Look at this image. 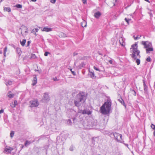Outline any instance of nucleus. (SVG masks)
<instances>
[{
    "mask_svg": "<svg viewBox=\"0 0 155 155\" xmlns=\"http://www.w3.org/2000/svg\"><path fill=\"white\" fill-rule=\"evenodd\" d=\"M26 41L25 39H23L22 41H20V42L21 45L22 46H24L25 45Z\"/></svg>",
    "mask_w": 155,
    "mask_h": 155,
    "instance_id": "obj_27",
    "label": "nucleus"
},
{
    "mask_svg": "<svg viewBox=\"0 0 155 155\" xmlns=\"http://www.w3.org/2000/svg\"><path fill=\"white\" fill-rule=\"evenodd\" d=\"M78 53H76V52H74L73 53V55L74 56L76 55H77L78 54Z\"/></svg>",
    "mask_w": 155,
    "mask_h": 155,
    "instance_id": "obj_50",
    "label": "nucleus"
},
{
    "mask_svg": "<svg viewBox=\"0 0 155 155\" xmlns=\"http://www.w3.org/2000/svg\"><path fill=\"white\" fill-rule=\"evenodd\" d=\"M53 80L54 81H58V80L57 79V78L56 77H55V78H53Z\"/></svg>",
    "mask_w": 155,
    "mask_h": 155,
    "instance_id": "obj_52",
    "label": "nucleus"
},
{
    "mask_svg": "<svg viewBox=\"0 0 155 155\" xmlns=\"http://www.w3.org/2000/svg\"><path fill=\"white\" fill-rule=\"evenodd\" d=\"M4 112V110L3 109H2L0 110V114L3 113Z\"/></svg>",
    "mask_w": 155,
    "mask_h": 155,
    "instance_id": "obj_54",
    "label": "nucleus"
},
{
    "mask_svg": "<svg viewBox=\"0 0 155 155\" xmlns=\"http://www.w3.org/2000/svg\"><path fill=\"white\" fill-rule=\"evenodd\" d=\"M80 66L82 67H84L85 66V64L84 63H82L81 64Z\"/></svg>",
    "mask_w": 155,
    "mask_h": 155,
    "instance_id": "obj_42",
    "label": "nucleus"
},
{
    "mask_svg": "<svg viewBox=\"0 0 155 155\" xmlns=\"http://www.w3.org/2000/svg\"><path fill=\"white\" fill-rule=\"evenodd\" d=\"M118 101L121 103L122 105H123L125 107H126V105L125 104L124 101L123 99L121 98L120 99H118Z\"/></svg>",
    "mask_w": 155,
    "mask_h": 155,
    "instance_id": "obj_18",
    "label": "nucleus"
},
{
    "mask_svg": "<svg viewBox=\"0 0 155 155\" xmlns=\"http://www.w3.org/2000/svg\"><path fill=\"white\" fill-rule=\"evenodd\" d=\"M4 10L5 11L10 12H11V9L9 8L5 7L4 8Z\"/></svg>",
    "mask_w": 155,
    "mask_h": 155,
    "instance_id": "obj_24",
    "label": "nucleus"
},
{
    "mask_svg": "<svg viewBox=\"0 0 155 155\" xmlns=\"http://www.w3.org/2000/svg\"><path fill=\"white\" fill-rule=\"evenodd\" d=\"M20 29L21 30V33L22 35V32L23 31H24L25 33H28V29L24 25L22 26L21 28H20Z\"/></svg>",
    "mask_w": 155,
    "mask_h": 155,
    "instance_id": "obj_9",
    "label": "nucleus"
},
{
    "mask_svg": "<svg viewBox=\"0 0 155 155\" xmlns=\"http://www.w3.org/2000/svg\"><path fill=\"white\" fill-rule=\"evenodd\" d=\"M69 150L71 151H72L73 150V148L72 147H71L69 148Z\"/></svg>",
    "mask_w": 155,
    "mask_h": 155,
    "instance_id": "obj_47",
    "label": "nucleus"
},
{
    "mask_svg": "<svg viewBox=\"0 0 155 155\" xmlns=\"http://www.w3.org/2000/svg\"><path fill=\"white\" fill-rule=\"evenodd\" d=\"M13 149H11L10 147H8L5 148V151L7 152L11 153Z\"/></svg>",
    "mask_w": 155,
    "mask_h": 155,
    "instance_id": "obj_15",
    "label": "nucleus"
},
{
    "mask_svg": "<svg viewBox=\"0 0 155 155\" xmlns=\"http://www.w3.org/2000/svg\"><path fill=\"white\" fill-rule=\"evenodd\" d=\"M7 47H5V48L4 49V56H6V53L7 51Z\"/></svg>",
    "mask_w": 155,
    "mask_h": 155,
    "instance_id": "obj_33",
    "label": "nucleus"
},
{
    "mask_svg": "<svg viewBox=\"0 0 155 155\" xmlns=\"http://www.w3.org/2000/svg\"><path fill=\"white\" fill-rule=\"evenodd\" d=\"M111 101L110 97L107 96V116L112 112L113 108L111 107Z\"/></svg>",
    "mask_w": 155,
    "mask_h": 155,
    "instance_id": "obj_3",
    "label": "nucleus"
},
{
    "mask_svg": "<svg viewBox=\"0 0 155 155\" xmlns=\"http://www.w3.org/2000/svg\"><path fill=\"white\" fill-rule=\"evenodd\" d=\"M137 47V44L136 43H135L134 44L132 45L131 48H130V49H132V54H130V55L133 59L134 60H136V63L137 65H139L140 63V60L139 59H137V57L136 54L137 55L139 58L140 57V51L138 50Z\"/></svg>",
    "mask_w": 155,
    "mask_h": 155,
    "instance_id": "obj_1",
    "label": "nucleus"
},
{
    "mask_svg": "<svg viewBox=\"0 0 155 155\" xmlns=\"http://www.w3.org/2000/svg\"><path fill=\"white\" fill-rule=\"evenodd\" d=\"M14 131H11V133H10V137L11 138H12L14 136Z\"/></svg>",
    "mask_w": 155,
    "mask_h": 155,
    "instance_id": "obj_32",
    "label": "nucleus"
},
{
    "mask_svg": "<svg viewBox=\"0 0 155 155\" xmlns=\"http://www.w3.org/2000/svg\"><path fill=\"white\" fill-rule=\"evenodd\" d=\"M39 103L37 100H34L30 101V107H31L38 106Z\"/></svg>",
    "mask_w": 155,
    "mask_h": 155,
    "instance_id": "obj_5",
    "label": "nucleus"
},
{
    "mask_svg": "<svg viewBox=\"0 0 155 155\" xmlns=\"http://www.w3.org/2000/svg\"><path fill=\"white\" fill-rule=\"evenodd\" d=\"M101 15V13L99 12H97L94 14V16L96 18H98Z\"/></svg>",
    "mask_w": 155,
    "mask_h": 155,
    "instance_id": "obj_14",
    "label": "nucleus"
},
{
    "mask_svg": "<svg viewBox=\"0 0 155 155\" xmlns=\"http://www.w3.org/2000/svg\"><path fill=\"white\" fill-rule=\"evenodd\" d=\"M32 1L35 2L36 1V0H31Z\"/></svg>",
    "mask_w": 155,
    "mask_h": 155,
    "instance_id": "obj_61",
    "label": "nucleus"
},
{
    "mask_svg": "<svg viewBox=\"0 0 155 155\" xmlns=\"http://www.w3.org/2000/svg\"><path fill=\"white\" fill-rule=\"evenodd\" d=\"M37 79L36 77H34L32 83V85L33 86L35 85L37 83Z\"/></svg>",
    "mask_w": 155,
    "mask_h": 155,
    "instance_id": "obj_22",
    "label": "nucleus"
},
{
    "mask_svg": "<svg viewBox=\"0 0 155 155\" xmlns=\"http://www.w3.org/2000/svg\"><path fill=\"white\" fill-rule=\"evenodd\" d=\"M108 61V62L110 64H112L113 66L115 65V61L114 60L112 59H111L109 60Z\"/></svg>",
    "mask_w": 155,
    "mask_h": 155,
    "instance_id": "obj_21",
    "label": "nucleus"
},
{
    "mask_svg": "<svg viewBox=\"0 0 155 155\" xmlns=\"http://www.w3.org/2000/svg\"><path fill=\"white\" fill-rule=\"evenodd\" d=\"M67 124L69 125H71L72 124L71 121L70 119H68L67 120Z\"/></svg>",
    "mask_w": 155,
    "mask_h": 155,
    "instance_id": "obj_29",
    "label": "nucleus"
},
{
    "mask_svg": "<svg viewBox=\"0 0 155 155\" xmlns=\"http://www.w3.org/2000/svg\"><path fill=\"white\" fill-rule=\"evenodd\" d=\"M138 38H138V36H137L136 37H134V39L135 40H137V39H138Z\"/></svg>",
    "mask_w": 155,
    "mask_h": 155,
    "instance_id": "obj_57",
    "label": "nucleus"
},
{
    "mask_svg": "<svg viewBox=\"0 0 155 155\" xmlns=\"http://www.w3.org/2000/svg\"><path fill=\"white\" fill-rule=\"evenodd\" d=\"M16 51L17 53L18 54H19V56H20L21 54V49L18 47L17 48H16Z\"/></svg>",
    "mask_w": 155,
    "mask_h": 155,
    "instance_id": "obj_19",
    "label": "nucleus"
},
{
    "mask_svg": "<svg viewBox=\"0 0 155 155\" xmlns=\"http://www.w3.org/2000/svg\"><path fill=\"white\" fill-rule=\"evenodd\" d=\"M13 103H14V104H15V106L17 104V101L15 100L14 101V102Z\"/></svg>",
    "mask_w": 155,
    "mask_h": 155,
    "instance_id": "obj_49",
    "label": "nucleus"
},
{
    "mask_svg": "<svg viewBox=\"0 0 155 155\" xmlns=\"http://www.w3.org/2000/svg\"><path fill=\"white\" fill-rule=\"evenodd\" d=\"M130 91L132 94L134 96H135L136 95V92L134 89L130 88Z\"/></svg>",
    "mask_w": 155,
    "mask_h": 155,
    "instance_id": "obj_23",
    "label": "nucleus"
},
{
    "mask_svg": "<svg viewBox=\"0 0 155 155\" xmlns=\"http://www.w3.org/2000/svg\"><path fill=\"white\" fill-rule=\"evenodd\" d=\"M124 144L129 149V147H128V144L124 143Z\"/></svg>",
    "mask_w": 155,
    "mask_h": 155,
    "instance_id": "obj_56",
    "label": "nucleus"
},
{
    "mask_svg": "<svg viewBox=\"0 0 155 155\" xmlns=\"http://www.w3.org/2000/svg\"><path fill=\"white\" fill-rule=\"evenodd\" d=\"M118 16V15L117 16L116 15H114V19H116L117 18V17Z\"/></svg>",
    "mask_w": 155,
    "mask_h": 155,
    "instance_id": "obj_48",
    "label": "nucleus"
},
{
    "mask_svg": "<svg viewBox=\"0 0 155 155\" xmlns=\"http://www.w3.org/2000/svg\"><path fill=\"white\" fill-rule=\"evenodd\" d=\"M49 54V53L48 52H46L45 53L44 55L45 56H47L48 54Z\"/></svg>",
    "mask_w": 155,
    "mask_h": 155,
    "instance_id": "obj_45",
    "label": "nucleus"
},
{
    "mask_svg": "<svg viewBox=\"0 0 155 155\" xmlns=\"http://www.w3.org/2000/svg\"><path fill=\"white\" fill-rule=\"evenodd\" d=\"M151 128L154 130H155V125L153 124H152L150 126Z\"/></svg>",
    "mask_w": 155,
    "mask_h": 155,
    "instance_id": "obj_35",
    "label": "nucleus"
},
{
    "mask_svg": "<svg viewBox=\"0 0 155 155\" xmlns=\"http://www.w3.org/2000/svg\"><path fill=\"white\" fill-rule=\"evenodd\" d=\"M51 2L53 3V4H54L56 2V0H50Z\"/></svg>",
    "mask_w": 155,
    "mask_h": 155,
    "instance_id": "obj_43",
    "label": "nucleus"
},
{
    "mask_svg": "<svg viewBox=\"0 0 155 155\" xmlns=\"http://www.w3.org/2000/svg\"><path fill=\"white\" fill-rule=\"evenodd\" d=\"M83 2V3L84 4L86 3V0H81Z\"/></svg>",
    "mask_w": 155,
    "mask_h": 155,
    "instance_id": "obj_51",
    "label": "nucleus"
},
{
    "mask_svg": "<svg viewBox=\"0 0 155 155\" xmlns=\"http://www.w3.org/2000/svg\"><path fill=\"white\" fill-rule=\"evenodd\" d=\"M120 43L121 45L123 46L125 45L124 43L123 42L122 43L120 42Z\"/></svg>",
    "mask_w": 155,
    "mask_h": 155,
    "instance_id": "obj_53",
    "label": "nucleus"
},
{
    "mask_svg": "<svg viewBox=\"0 0 155 155\" xmlns=\"http://www.w3.org/2000/svg\"><path fill=\"white\" fill-rule=\"evenodd\" d=\"M2 51H0V54H2Z\"/></svg>",
    "mask_w": 155,
    "mask_h": 155,
    "instance_id": "obj_63",
    "label": "nucleus"
},
{
    "mask_svg": "<svg viewBox=\"0 0 155 155\" xmlns=\"http://www.w3.org/2000/svg\"><path fill=\"white\" fill-rule=\"evenodd\" d=\"M41 30L42 31L48 32L52 31V29L47 27H44L43 29H41Z\"/></svg>",
    "mask_w": 155,
    "mask_h": 155,
    "instance_id": "obj_10",
    "label": "nucleus"
},
{
    "mask_svg": "<svg viewBox=\"0 0 155 155\" xmlns=\"http://www.w3.org/2000/svg\"><path fill=\"white\" fill-rule=\"evenodd\" d=\"M43 100L45 102L48 101L49 100V97L48 94L45 93L44 94Z\"/></svg>",
    "mask_w": 155,
    "mask_h": 155,
    "instance_id": "obj_8",
    "label": "nucleus"
},
{
    "mask_svg": "<svg viewBox=\"0 0 155 155\" xmlns=\"http://www.w3.org/2000/svg\"><path fill=\"white\" fill-rule=\"evenodd\" d=\"M36 58V56L35 54H32L31 56V58L32 59H35Z\"/></svg>",
    "mask_w": 155,
    "mask_h": 155,
    "instance_id": "obj_34",
    "label": "nucleus"
},
{
    "mask_svg": "<svg viewBox=\"0 0 155 155\" xmlns=\"http://www.w3.org/2000/svg\"><path fill=\"white\" fill-rule=\"evenodd\" d=\"M148 89V87L147 86H145L144 87V90L145 92H146L147 91Z\"/></svg>",
    "mask_w": 155,
    "mask_h": 155,
    "instance_id": "obj_36",
    "label": "nucleus"
},
{
    "mask_svg": "<svg viewBox=\"0 0 155 155\" xmlns=\"http://www.w3.org/2000/svg\"><path fill=\"white\" fill-rule=\"evenodd\" d=\"M38 30L39 29L38 28L33 29L31 31V33L34 34L35 36H37V35L36 33V32H38Z\"/></svg>",
    "mask_w": 155,
    "mask_h": 155,
    "instance_id": "obj_16",
    "label": "nucleus"
},
{
    "mask_svg": "<svg viewBox=\"0 0 155 155\" xmlns=\"http://www.w3.org/2000/svg\"><path fill=\"white\" fill-rule=\"evenodd\" d=\"M145 0L147 2H149V1L148 0Z\"/></svg>",
    "mask_w": 155,
    "mask_h": 155,
    "instance_id": "obj_62",
    "label": "nucleus"
},
{
    "mask_svg": "<svg viewBox=\"0 0 155 155\" xmlns=\"http://www.w3.org/2000/svg\"><path fill=\"white\" fill-rule=\"evenodd\" d=\"M86 97L84 93H79L77 95L74 101L75 105L79 107L83 104L85 102Z\"/></svg>",
    "mask_w": 155,
    "mask_h": 155,
    "instance_id": "obj_2",
    "label": "nucleus"
},
{
    "mask_svg": "<svg viewBox=\"0 0 155 155\" xmlns=\"http://www.w3.org/2000/svg\"><path fill=\"white\" fill-rule=\"evenodd\" d=\"M113 6L115 5V2H117V0H113Z\"/></svg>",
    "mask_w": 155,
    "mask_h": 155,
    "instance_id": "obj_46",
    "label": "nucleus"
},
{
    "mask_svg": "<svg viewBox=\"0 0 155 155\" xmlns=\"http://www.w3.org/2000/svg\"><path fill=\"white\" fill-rule=\"evenodd\" d=\"M148 13L149 14L150 16V17H151L153 16V15L152 14V13L150 12H149Z\"/></svg>",
    "mask_w": 155,
    "mask_h": 155,
    "instance_id": "obj_55",
    "label": "nucleus"
},
{
    "mask_svg": "<svg viewBox=\"0 0 155 155\" xmlns=\"http://www.w3.org/2000/svg\"><path fill=\"white\" fill-rule=\"evenodd\" d=\"M125 21L128 24H129V21L131 20L130 19H127L126 18H125Z\"/></svg>",
    "mask_w": 155,
    "mask_h": 155,
    "instance_id": "obj_40",
    "label": "nucleus"
},
{
    "mask_svg": "<svg viewBox=\"0 0 155 155\" xmlns=\"http://www.w3.org/2000/svg\"><path fill=\"white\" fill-rule=\"evenodd\" d=\"M15 7L18 8H22V6L20 4H17L15 5Z\"/></svg>",
    "mask_w": 155,
    "mask_h": 155,
    "instance_id": "obj_31",
    "label": "nucleus"
},
{
    "mask_svg": "<svg viewBox=\"0 0 155 155\" xmlns=\"http://www.w3.org/2000/svg\"><path fill=\"white\" fill-rule=\"evenodd\" d=\"M10 106L12 107H15V104L13 103H12L10 104Z\"/></svg>",
    "mask_w": 155,
    "mask_h": 155,
    "instance_id": "obj_39",
    "label": "nucleus"
},
{
    "mask_svg": "<svg viewBox=\"0 0 155 155\" xmlns=\"http://www.w3.org/2000/svg\"><path fill=\"white\" fill-rule=\"evenodd\" d=\"M146 61L148 62H150L151 61L150 58L149 56L146 59Z\"/></svg>",
    "mask_w": 155,
    "mask_h": 155,
    "instance_id": "obj_38",
    "label": "nucleus"
},
{
    "mask_svg": "<svg viewBox=\"0 0 155 155\" xmlns=\"http://www.w3.org/2000/svg\"><path fill=\"white\" fill-rule=\"evenodd\" d=\"M83 110L81 109H79L78 110V113L82 114Z\"/></svg>",
    "mask_w": 155,
    "mask_h": 155,
    "instance_id": "obj_41",
    "label": "nucleus"
},
{
    "mask_svg": "<svg viewBox=\"0 0 155 155\" xmlns=\"http://www.w3.org/2000/svg\"><path fill=\"white\" fill-rule=\"evenodd\" d=\"M94 68L95 70L97 71H100V70L99 69V68H97L96 67H95V66H94Z\"/></svg>",
    "mask_w": 155,
    "mask_h": 155,
    "instance_id": "obj_44",
    "label": "nucleus"
},
{
    "mask_svg": "<svg viewBox=\"0 0 155 155\" xmlns=\"http://www.w3.org/2000/svg\"><path fill=\"white\" fill-rule=\"evenodd\" d=\"M146 51L147 53H149L150 51H153V48L152 47H150L146 48Z\"/></svg>",
    "mask_w": 155,
    "mask_h": 155,
    "instance_id": "obj_12",
    "label": "nucleus"
},
{
    "mask_svg": "<svg viewBox=\"0 0 155 155\" xmlns=\"http://www.w3.org/2000/svg\"><path fill=\"white\" fill-rule=\"evenodd\" d=\"M106 108L107 102H105L100 108V111L101 113L104 114H107Z\"/></svg>",
    "mask_w": 155,
    "mask_h": 155,
    "instance_id": "obj_4",
    "label": "nucleus"
},
{
    "mask_svg": "<svg viewBox=\"0 0 155 155\" xmlns=\"http://www.w3.org/2000/svg\"><path fill=\"white\" fill-rule=\"evenodd\" d=\"M30 43V41H28V46Z\"/></svg>",
    "mask_w": 155,
    "mask_h": 155,
    "instance_id": "obj_59",
    "label": "nucleus"
},
{
    "mask_svg": "<svg viewBox=\"0 0 155 155\" xmlns=\"http://www.w3.org/2000/svg\"><path fill=\"white\" fill-rule=\"evenodd\" d=\"M31 143V142L30 141H26L25 143V145L26 146H27L29 145Z\"/></svg>",
    "mask_w": 155,
    "mask_h": 155,
    "instance_id": "obj_30",
    "label": "nucleus"
},
{
    "mask_svg": "<svg viewBox=\"0 0 155 155\" xmlns=\"http://www.w3.org/2000/svg\"><path fill=\"white\" fill-rule=\"evenodd\" d=\"M81 25L83 27H86V22L85 21H83L81 23Z\"/></svg>",
    "mask_w": 155,
    "mask_h": 155,
    "instance_id": "obj_26",
    "label": "nucleus"
},
{
    "mask_svg": "<svg viewBox=\"0 0 155 155\" xmlns=\"http://www.w3.org/2000/svg\"><path fill=\"white\" fill-rule=\"evenodd\" d=\"M143 86L144 87L145 86H147L145 84V82H143Z\"/></svg>",
    "mask_w": 155,
    "mask_h": 155,
    "instance_id": "obj_58",
    "label": "nucleus"
},
{
    "mask_svg": "<svg viewBox=\"0 0 155 155\" xmlns=\"http://www.w3.org/2000/svg\"><path fill=\"white\" fill-rule=\"evenodd\" d=\"M70 71H71L72 74L74 75H75L76 73L75 71H72V69H70Z\"/></svg>",
    "mask_w": 155,
    "mask_h": 155,
    "instance_id": "obj_37",
    "label": "nucleus"
},
{
    "mask_svg": "<svg viewBox=\"0 0 155 155\" xmlns=\"http://www.w3.org/2000/svg\"><path fill=\"white\" fill-rule=\"evenodd\" d=\"M7 95L10 98H13L14 96V94H12L11 91L8 92Z\"/></svg>",
    "mask_w": 155,
    "mask_h": 155,
    "instance_id": "obj_17",
    "label": "nucleus"
},
{
    "mask_svg": "<svg viewBox=\"0 0 155 155\" xmlns=\"http://www.w3.org/2000/svg\"><path fill=\"white\" fill-rule=\"evenodd\" d=\"M153 134L154 136H155V130H154V131Z\"/></svg>",
    "mask_w": 155,
    "mask_h": 155,
    "instance_id": "obj_60",
    "label": "nucleus"
},
{
    "mask_svg": "<svg viewBox=\"0 0 155 155\" xmlns=\"http://www.w3.org/2000/svg\"><path fill=\"white\" fill-rule=\"evenodd\" d=\"M12 81L11 80H8L7 83H6L5 84L7 86H8V85H10L12 84Z\"/></svg>",
    "mask_w": 155,
    "mask_h": 155,
    "instance_id": "obj_25",
    "label": "nucleus"
},
{
    "mask_svg": "<svg viewBox=\"0 0 155 155\" xmlns=\"http://www.w3.org/2000/svg\"><path fill=\"white\" fill-rule=\"evenodd\" d=\"M59 36L61 37H66V35L63 32H61L59 34Z\"/></svg>",
    "mask_w": 155,
    "mask_h": 155,
    "instance_id": "obj_28",
    "label": "nucleus"
},
{
    "mask_svg": "<svg viewBox=\"0 0 155 155\" xmlns=\"http://www.w3.org/2000/svg\"><path fill=\"white\" fill-rule=\"evenodd\" d=\"M141 44L144 45V48H145L152 47L151 43L148 41H142Z\"/></svg>",
    "mask_w": 155,
    "mask_h": 155,
    "instance_id": "obj_6",
    "label": "nucleus"
},
{
    "mask_svg": "<svg viewBox=\"0 0 155 155\" xmlns=\"http://www.w3.org/2000/svg\"><path fill=\"white\" fill-rule=\"evenodd\" d=\"M118 135H117V137H114V138L118 142H120L122 140V135L120 134L117 133Z\"/></svg>",
    "mask_w": 155,
    "mask_h": 155,
    "instance_id": "obj_7",
    "label": "nucleus"
},
{
    "mask_svg": "<svg viewBox=\"0 0 155 155\" xmlns=\"http://www.w3.org/2000/svg\"><path fill=\"white\" fill-rule=\"evenodd\" d=\"M117 135L118 134H117V133H110L109 134V135L111 137H114H114H117Z\"/></svg>",
    "mask_w": 155,
    "mask_h": 155,
    "instance_id": "obj_13",
    "label": "nucleus"
},
{
    "mask_svg": "<svg viewBox=\"0 0 155 155\" xmlns=\"http://www.w3.org/2000/svg\"><path fill=\"white\" fill-rule=\"evenodd\" d=\"M90 76L91 77L92 79H94L96 78V76L94 72H90Z\"/></svg>",
    "mask_w": 155,
    "mask_h": 155,
    "instance_id": "obj_20",
    "label": "nucleus"
},
{
    "mask_svg": "<svg viewBox=\"0 0 155 155\" xmlns=\"http://www.w3.org/2000/svg\"><path fill=\"white\" fill-rule=\"evenodd\" d=\"M92 112L91 111L88 110H87L84 109L83 110L82 114H87L88 115L91 114Z\"/></svg>",
    "mask_w": 155,
    "mask_h": 155,
    "instance_id": "obj_11",
    "label": "nucleus"
}]
</instances>
